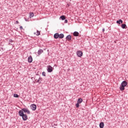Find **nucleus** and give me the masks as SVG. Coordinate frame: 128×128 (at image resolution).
Here are the masks:
<instances>
[{
	"label": "nucleus",
	"instance_id": "nucleus-1",
	"mask_svg": "<svg viewBox=\"0 0 128 128\" xmlns=\"http://www.w3.org/2000/svg\"><path fill=\"white\" fill-rule=\"evenodd\" d=\"M126 86H128V82H126V80L122 81L120 85V90H121L122 92L124 90V87Z\"/></svg>",
	"mask_w": 128,
	"mask_h": 128
},
{
	"label": "nucleus",
	"instance_id": "nucleus-2",
	"mask_svg": "<svg viewBox=\"0 0 128 128\" xmlns=\"http://www.w3.org/2000/svg\"><path fill=\"white\" fill-rule=\"evenodd\" d=\"M22 112H23V114H30V111L28 108H22L21 110H20L18 111V112L21 113Z\"/></svg>",
	"mask_w": 128,
	"mask_h": 128
},
{
	"label": "nucleus",
	"instance_id": "nucleus-3",
	"mask_svg": "<svg viewBox=\"0 0 128 128\" xmlns=\"http://www.w3.org/2000/svg\"><path fill=\"white\" fill-rule=\"evenodd\" d=\"M18 115L20 116H22V120L24 121H26L28 119V115H26V114H24L22 112H21V113L18 112Z\"/></svg>",
	"mask_w": 128,
	"mask_h": 128
},
{
	"label": "nucleus",
	"instance_id": "nucleus-4",
	"mask_svg": "<svg viewBox=\"0 0 128 128\" xmlns=\"http://www.w3.org/2000/svg\"><path fill=\"white\" fill-rule=\"evenodd\" d=\"M82 98H79L78 100L77 103L76 104V106L77 108H80V104H82Z\"/></svg>",
	"mask_w": 128,
	"mask_h": 128
},
{
	"label": "nucleus",
	"instance_id": "nucleus-5",
	"mask_svg": "<svg viewBox=\"0 0 128 128\" xmlns=\"http://www.w3.org/2000/svg\"><path fill=\"white\" fill-rule=\"evenodd\" d=\"M52 70H54V68L50 65L47 66L48 72H52Z\"/></svg>",
	"mask_w": 128,
	"mask_h": 128
},
{
	"label": "nucleus",
	"instance_id": "nucleus-6",
	"mask_svg": "<svg viewBox=\"0 0 128 128\" xmlns=\"http://www.w3.org/2000/svg\"><path fill=\"white\" fill-rule=\"evenodd\" d=\"M76 54L78 58H82L83 54L81 50H78L76 52Z\"/></svg>",
	"mask_w": 128,
	"mask_h": 128
},
{
	"label": "nucleus",
	"instance_id": "nucleus-7",
	"mask_svg": "<svg viewBox=\"0 0 128 128\" xmlns=\"http://www.w3.org/2000/svg\"><path fill=\"white\" fill-rule=\"evenodd\" d=\"M30 108L32 110H36V104H32L30 105Z\"/></svg>",
	"mask_w": 128,
	"mask_h": 128
},
{
	"label": "nucleus",
	"instance_id": "nucleus-8",
	"mask_svg": "<svg viewBox=\"0 0 128 128\" xmlns=\"http://www.w3.org/2000/svg\"><path fill=\"white\" fill-rule=\"evenodd\" d=\"M66 40H68V42H70V40H72V36H70V34L67 36H66Z\"/></svg>",
	"mask_w": 128,
	"mask_h": 128
},
{
	"label": "nucleus",
	"instance_id": "nucleus-9",
	"mask_svg": "<svg viewBox=\"0 0 128 128\" xmlns=\"http://www.w3.org/2000/svg\"><path fill=\"white\" fill-rule=\"evenodd\" d=\"M28 62H30V64L32 62V56L28 57Z\"/></svg>",
	"mask_w": 128,
	"mask_h": 128
},
{
	"label": "nucleus",
	"instance_id": "nucleus-10",
	"mask_svg": "<svg viewBox=\"0 0 128 128\" xmlns=\"http://www.w3.org/2000/svg\"><path fill=\"white\" fill-rule=\"evenodd\" d=\"M59 36H60V34L58 33H56L54 35V38L56 40L58 38H59Z\"/></svg>",
	"mask_w": 128,
	"mask_h": 128
},
{
	"label": "nucleus",
	"instance_id": "nucleus-11",
	"mask_svg": "<svg viewBox=\"0 0 128 128\" xmlns=\"http://www.w3.org/2000/svg\"><path fill=\"white\" fill-rule=\"evenodd\" d=\"M42 52H44V50H42V49H40L38 52V56H40V54H42Z\"/></svg>",
	"mask_w": 128,
	"mask_h": 128
},
{
	"label": "nucleus",
	"instance_id": "nucleus-12",
	"mask_svg": "<svg viewBox=\"0 0 128 128\" xmlns=\"http://www.w3.org/2000/svg\"><path fill=\"white\" fill-rule=\"evenodd\" d=\"M116 22V24H122V22H124L122 21V20L120 19V20H117V21Z\"/></svg>",
	"mask_w": 128,
	"mask_h": 128
},
{
	"label": "nucleus",
	"instance_id": "nucleus-13",
	"mask_svg": "<svg viewBox=\"0 0 128 128\" xmlns=\"http://www.w3.org/2000/svg\"><path fill=\"white\" fill-rule=\"evenodd\" d=\"M73 36H80V33H78V32H74L73 33Z\"/></svg>",
	"mask_w": 128,
	"mask_h": 128
},
{
	"label": "nucleus",
	"instance_id": "nucleus-14",
	"mask_svg": "<svg viewBox=\"0 0 128 128\" xmlns=\"http://www.w3.org/2000/svg\"><path fill=\"white\" fill-rule=\"evenodd\" d=\"M99 126L100 128H104V122H101Z\"/></svg>",
	"mask_w": 128,
	"mask_h": 128
},
{
	"label": "nucleus",
	"instance_id": "nucleus-15",
	"mask_svg": "<svg viewBox=\"0 0 128 128\" xmlns=\"http://www.w3.org/2000/svg\"><path fill=\"white\" fill-rule=\"evenodd\" d=\"M64 38V34H59V38Z\"/></svg>",
	"mask_w": 128,
	"mask_h": 128
},
{
	"label": "nucleus",
	"instance_id": "nucleus-16",
	"mask_svg": "<svg viewBox=\"0 0 128 128\" xmlns=\"http://www.w3.org/2000/svg\"><path fill=\"white\" fill-rule=\"evenodd\" d=\"M34 12H30L29 18H34Z\"/></svg>",
	"mask_w": 128,
	"mask_h": 128
},
{
	"label": "nucleus",
	"instance_id": "nucleus-17",
	"mask_svg": "<svg viewBox=\"0 0 128 128\" xmlns=\"http://www.w3.org/2000/svg\"><path fill=\"white\" fill-rule=\"evenodd\" d=\"M60 18H61L62 20H66V16L64 15H62L60 16Z\"/></svg>",
	"mask_w": 128,
	"mask_h": 128
},
{
	"label": "nucleus",
	"instance_id": "nucleus-18",
	"mask_svg": "<svg viewBox=\"0 0 128 128\" xmlns=\"http://www.w3.org/2000/svg\"><path fill=\"white\" fill-rule=\"evenodd\" d=\"M121 28H122L124 29L126 28H128V26H126V24H122L121 25Z\"/></svg>",
	"mask_w": 128,
	"mask_h": 128
},
{
	"label": "nucleus",
	"instance_id": "nucleus-19",
	"mask_svg": "<svg viewBox=\"0 0 128 128\" xmlns=\"http://www.w3.org/2000/svg\"><path fill=\"white\" fill-rule=\"evenodd\" d=\"M40 34V32L38 30H37L36 36H38Z\"/></svg>",
	"mask_w": 128,
	"mask_h": 128
},
{
	"label": "nucleus",
	"instance_id": "nucleus-20",
	"mask_svg": "<svg viewBox=\"0 0 128 128\" xmlns=\"http://www.w3.org/2000/svg\"><path fill=\"white\" fill-rule=\"evenodd\" d=\"M14 98H19L20 96H18V94H14Z\"/></svg>",
	"mask_w": 128,
	"mask_h": 128
},
{
	"label": "nucleus",
	"instance_id": "nucleus-21",
	"mask_svg": "<svg viewBox=\"0 0 128 128\" xmlns=\"http://www.w3.org/2000/svg\"><path fill=\"white\" fill-rule=\"evenodd\" d=\"M42 76H46V72H42Z\"/></svg>",
	"mask_w": 128,
	"mask_h": 128
},
{
	"label": "nucleus",
	"instance_id": "nucleus-22",
	"mask_svg": "<svg viewBox=\"0 0 128 128\" xmlns=\"http://www.w3.org/2000/svg\"><path fill=\"white\" fill-rule=\"evenodd\" d=\"M26 22H30V18H24Z\"/></svg>",
	"mask_w": 128,
	"mask_h": 128
},
{
	"label": "nucleus",
	"instance_id": "nucleus-23",
	"mask_svg": "<svg viewBox=\"0 0 128 128\" xmlns=\"http://www.w3.org/2000/svg\"><path fill=\"white\" fill-rule=\"evenodd\" d=\"M36 82H38V84H42V82H40V79L37 80V81H36Z\"/></svg>",
	"mask_w": 128,
	"mask_h": 128
},
{
	"label": "nucleus",
	"instance_id": "nucleus-24",
	"mask_svg": "<svg viewBox=\"0 0 128 128\" xmlns=\"http://www.w3.org/2000/svg\"><path fill=\"white\" fill-rule=\"evenodd\" d=\"M14 42V41L12 40V39H10V40H9V42Z\"/></svg>",
	"mask_w": 128,
	"mask_h": 128
},
{
	"label": "nucleus",
	"instance_id": "nucleus-25",
	"mask_svg": "<svg viewBox=\"0 0 128 128\" xmlns=\"http://www.w3.org/2000/svg\"><path fill=\"white\" fill-rule=\"evenodd\" d=\"M64 23L65 24H68V20H65Z\"/></svg>",
	"mask_w": 128,
	"mask_h": 128
},
{
	"label": "nucleus",
	"instance_id": "nucleus-26",
	"mask_svg": "<svg viewBox=\"0 0 128 128\" xmlns=\"http://www.w3.org/2000/svg\"><path fill=\"white\" fill-rule=\"evenodd\" d=\"M20 30H22L23 29L22 26H20Z\"/></svg>",
	"mask_w": 128,
	"mask_h": 128
},
{
	"label": "nucleus",
	"instance_id": "nucleus-27",
	"mask_svg": "<svg viewBox=\"0 0 128 128\" xmlns=\"http://www.w3.org/2000/svg\"><path fill=\"white\" fill-rule=\"evenodd\" d=\"M53 126H58V124H53Z\"/></svg>",
	"mask_w": 128,
	"mask_h": 128
},
{
	"label": "nucleus",
	"instance_id": "nucleus-28",
	"mask_svg": "<svg viewBox=\"0 0 128 128\" xmlns=\"http://www.w3.org/2000/svg\"><path fill=\"white\" fill-rule=\"evenodd\" d=\"M39 80L42 81V78L40 77L39 78Z\"/></svg>",
	"mask_w": 128,
	"mask_h": 128
},
{
	"label": "nucleus",
	"instance_id": "nucleus-29",
	"mask_svg": "<svg viewBox=\"0 0 128 128\" xmlns=\"http://www.w3.org/2000/svg\"><path fill=\"white\" fill-rule=\"evenodd\" d=\"M102 32H104V28H103L102 30Z\"/></svg>",
	"mask_w": 128,
	"mask_h": 128
},
{
	"label": "nucleus",
	"instance_id": "nucleus-30",
	"mask_svg": "<svg viewBox=\"0 0 128 128\" xmlns=\"http://www.w3.org/2000/svg\"><path fill=\"white\" fill-rule=\"evenodd\" d=\"M16 24H19L18 21L16 20Z\"/></svg>",
	"mask_w": 128,
	"mask_h": 128
},
{
	"label": "nucleus",
	"instance_id": "nucleus-31",
	"mask_svg": "<svg viewBox=\"0 0 128 128\" xmlns=\"http://www.w3.org/2000/svg\"><path fill=\"white\" fill-rule=\"evenodd\" d=\"M36 34V32H34V34Z\"/></svg>",
	"mask_w": 128,
	"mask_h": 128
},
{
	"label": "nucleus",
	"instance_id": "nucleus-32",
	"mask_svg": "<svg viewBox=\"0 0 128 128\" xmlns=\"http://www.w3.org/2000/svg\"><path fill=\"white\" fill-rule=\"evenodd\" d=\"M8 44H10V43H9Z\"/></svg>",
	"mask_w": 128,
	"mask_h": 128
},
{
	"label": "nucleus",
	"instance_id": "nucleus-33",
	"mask_svg": "<svg viewBox=\"0 0 128 128\" xmlns=\"http://www.w3.org/2000/svg\"><path fill=\"white\" fill-rule=\"evenodd\" d=\"M11 44V46H12V44Z\"/></svg>",
	"mask_w": 128,
	"mask_h": 128
},
{
	"label": "nucleus",
	"instance_id": "nucleus-34",
	"mask_svg": "<svg viewBox=\"0 0 128 128\" xmlns=\"http://www.w3.org/2000/svg\"><path fill=\"white\" fill-rule=\"evenodd\" d=\"M114 42H116V41H114Z\"/></svg>",
	"mask_w": 128,
	"mask_h": 128
},
{
	"label": "nucleus",
	"instance_id": "nucleus-35",
	"mask_svg": "<svg viewBox=\"0 0 128 128\" xmlns=\"http://www.w3.org/2000/svg\"><path fill=\"white\" fill-rule=\"evenodd\" d=\"M54 128H56V127H54Z\"/></svg>",
	"mask_w": 128,
	"mask_h": 128
}]
</instances>
